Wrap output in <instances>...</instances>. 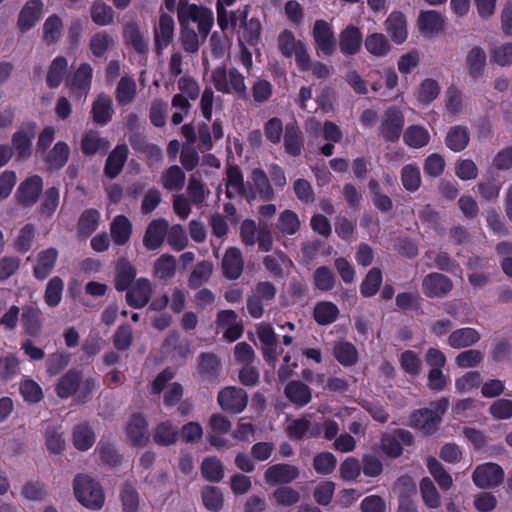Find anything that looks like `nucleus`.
I'll use <instances>...</instances> for the list:
<instances>
[{"mask_svg":"<svg viewBox=\"0 0 512 512\" xmlns=\"http://www.w3.org/2000/svg\"><path fill=\"white\" fill-rule=\"evenodd\" d=\"M123 39L138 54H146L149 50L148 39L139 29L136 23H127L123 29Z\"/></svg>","mask_w":512,"mask_h":512,"instance_id":"28","label":"nucleus"},{"mask_svg":"<svg viewBox=\"0 0 512 512\" xmlns=\"http://www.w3.org/2000/svg\"><path fill=\"white\" fill-rule=\"evenodd\" d=\"M57 259L58 251L54 247L40 251L33 265V276L35 279L39 281L45 280L53 272Z\"/></svg>","mask_w":512,"mask_h":512,"instance_id":"18","label":"nucleus"},{"mask_svg":"<svg viewBox=\"0 0 512 512\" xmlns=\"http://www.w3.org/2000/svg\"><path fill=\"white\" fill-rule=\"evenodd\" d=\"M109 147V141L101 137L98 131L92 129L84 133L80 142L81 152L86 157L93 156L97 153L105 154L109 150Z\"/></svg>","mask_w":512,"mask_h":512,"instance_id":"22","label":"nucleus"},{"mask_svg":"<svg viewBox=\"0 0 512 512\" xmlns=\"http://www.w3.org/2000/svg\"><path fill=\"white\" fill-rule=\"evenodd\" d=\"M68 69V61L64 56L55 57L47 71L46 84L50 89L58 88Z\"/></svg>","mask_w":512,"mask_h":512,"instance_id":"40","label":"nucleus"},{"mask_svg":"<svg viewBox=\"0 0 512 512\" xmlns=\"http://www.w3.org/2000/svg\"><path fill=\"white\" fill-rule=\"evenodd\" d=\"M401 181L407 191L414 192L421 185L420 170L416 165L409 164L402 168Z\"/></svg>","mask_w":512,"mask_h":512,"instance_id":"63","label":"nucleus"},{"mask_svg":"<svg viewBox=\"0 0 512 512\" xmlns=\"http://www.w3.org/2000/svg\"><path fill=\"white\" fill-rule=\"evenodd\" d=\"M339 315V310L332 302H320L314 308V318L320 325H328L334 322Z\"/></svg>","mask_w":512,"mask_h":512,"instance_id":"57","label":"nucleus"},{"mask_svg":"<svg viewBox=\"0 0 512 512\" xmlns=\"http://www.w3.org/2000/svg\"><path fill=\"white\" fill-rule=\"evenodd\" d=\"M291 261L282 251H275L263 258V265L274 277L281 278L284 275L283 264Z\"/></svg>","mask_w":512,"mask_h":512,"instance_id":"58","label":"nucleus"},{"mask_svg":"<svg viewBox=\"0 0 512 512\" xmlns=\"http://www.w3.org/2000/svg\"><path fill=\"white\" fill-rule=\"evenodd\" d=\"M96 389V379L87 377L83 379L81 370L72 368L63 374L55 386V392L61 399L76 395L78 402L84 403L91 397Z\"/></svg>","mask_w":512,"mask_h":512,"instance_id":"1","label":"nucleus"},{"mask_svg":"<svg viewBox=\"0 0 512 512\" xmlns=\"http://www.w3.org/2000/svg\"><path fill=\"white\" fill-rule=\"evenodd\" d=\"M420 492L423 502L431 509H437L441 506V497L433 482L425 477L420 483Z\"/></svg>","mask_w":512,"mask_h":512,"instance_id":"62","label":"nucleus"},{"mask_svg":"<svg viewBox=\"0 0 512 512\" xmlns=\"http://www.w3.org/2000/svg\"><path fill=\"white\" fill-rule=\"evenodd\" d=\"M35 122H27L12 135L11 148L18 160L27 159L32 155V142L36 135Z\"/></svg>","mask_w":512,"mask_h":512,"instance_id":"7","label":"nucleus"},{"mask_svg":"<svg viewBox=\"0 0 512 512\" xmlns=\"http://www.w3.org/2000/svg\"><path fill=\"white\" fill-rule=\"evenodd\" d=\"M186 182V175L178 165H172L162 174V186L171 192H180Z\"/></svg>","mask_w":512,"mask_h":512,"instance_id":"42","label":"nucleus"},{"mask_svg":"<svg viewBox=\"0 0 512 512\" xmlns=\"http://www.w3.org/2000/svg\"><path fill=\"white\" fill-rule=\"evenodd\" d=\"M217 401L224 411L238 414L246 408L248 394L242 388L228 386L219 391Z\"/></svg>","mask_w":512,"mask_h":512,"instance_id":"9","label":"nucleus"},{"mask_svg":"<svg viewBox=\"0 0 512 512\" xmlns=\"http://www.w3.org/2000/svg\"><path fill=\"white\" fill-rule=\"evenodd\" d=\"M232 427L229 418L221 413H213L207 422V439L210 445L214 447L224 446L223 436L227 434Z\"/></svg>","mask_w":512,"mask_h":512,"instance_id":"11","label":"nucleus"},{"mask_svg":"<svg viewBox=\"0 0 512 512\" xmlns=\"http://www.w3.org/2000/svg\"><path fill=\"white\" fill-rule=\"evenodd\" d=\"M101 215L97 209H85L78 219L77 234L81 238H88L99 227Z\"/></svg>","mask_w":512,"mask_h":512,"instance_id":"34","label":"nucleus"},{"mask_svg":"<svg viewBox=\"0 0 512 512\" xmlns=\"http://www.w3.org/2000/svg\"><path fill=\"white\" fill-rule=\"evenodd\" d=\"M284 147L285 151L293 156H299L302 153L304 143L302 132L297 124H288L284 132Z\"/></svg>","mask_w":512,"mask_h":512,"instance_id":"37","label":"nucleus"},{"mask_svg":"<svg viewBox=\"0 0 512 512\" xmlns=\"http://www.w3.org/2000/svg\"><path fill=\"white\" fill-rule=\"evenodd\" d=\"M214 271V265L208 260L198 262L192 270L189 278L188 285L193 289L201 287L207 283Z\"/></svg>","mask_w":512,"mask_h":512,"instance_id":"45","label":"nucleus"},{"mask_svg":"<svg viewBox=\"0 0 512 512\" xmlns=\"http://www.w3.org/2000/svg\"><path fill=\"white\" fill-rule=\"evenodd\" d=\"M70 152V147L66 142L58 141L54 144L52 149L46 153L43 160L50 170L58 171L67 164Z\"/></svg>","mask_w":512,"mask_h":512,"instance_id":"31","label":"nucleus"},{"mask_svg":"<svg viewBox=\"0 0 512 512\" xmlns=\"http://www.w3.org/2000/svg\"><path fill=\"white\" fill-rule=\"evenodd\" d=\"M481 338L474 328H460L454 330L448 338V344L454 349H461L475 345Z\"/></svg>","mask_w":512,"mask_h":512,"instance_id":"35","label":"nucleus"},{"mask_svg":"<svg viewBox=\"0 0 512 512\" xmlns=\"http://www.w3.org/2000/svg\"><path fill=\"white\" fill-rule=\"evenodd\" d=\"M147 428V420L142 414L136 413L130 417L126 432L133 445H142L148 439Z\"/></svg>","mask_w":512,"mask_h":512,"instance_id":"32","label":"nucleus"},{"mask_svg":"<svg viewBox=\"0 0 512 512\" xmlns=\"http://www.w3.org/2000/svg\"><path fill=\"white\" fill-rule=\"evenodd\" d=\"M221 270L224 278L237 280L244 270V258L241 251L236 247H229L224 252L221 261Z\"/></svg>","mask_w":512,"mask_h":512,"instance_id":"15","label":"nucleus"},{"mask_svg":"<svg viewBox=\"0 0 512 512\" xmlns=\"http://www.w3.org/2000/svg\"><path fill=\"white\" fill-rule=\"evenodd\" d=\"M502 468L494 463H486L478 466L473 473V481L480 488H491L503 481Z\"/></svg>","mask_w":512,"mask_h":512,"instance_id":"14","label":"nucleus"},{"mask_svg":"<svg viewBox=\"0 0 512 512\" xmlns=\"http://www.w3.org/2000/svg\"><path fill=\"white\" fill-rule=\"evenodd\" d=\"M301 226V222L295 212L292 210H284L280 213L276 229L283 235H294Z\"/></svg>","mask_w":512,"mask_h":512,"instance_id":"51","label":"nucleus"},{"mask_svg":"<svg viewBox=\"0 0 512 512\" xmlns=\"http://www.w3.org/2000/svg\"><path fill=\"white\" fill-rule=\"evenodd\" d=\"M120 500L123 512H137L139 509V494L136 488L126 482L120 490Z\"/></svg>","mask_w":512,"mask_h":512,"instance_id":"59","label":"nucleus"},{"mask_svg":"<svg viewBox=\"0 0 512 512\" xmlns=\"http://www.w3.org/2000/svg\"><path fill=\"white\" fill-rule=\"evenodd\" d=\"M422 288L427 297L441 298L453 289V283L444 274L430 273L424 277Z\"/></svg>","mask_w":512,"mask_h":512,"instance_id":"16","label":"nucleus"},{"mask_svg":"<svg viewBox=\"0 0 512 512\" xmlns=\"http://www.w3.org/2000/svg\"><path fill=\"white\" fill-rule=\"evenodd\" d=\"M298 469L291 465L277 464L267 469L265 479L270 484L289 483L297 478Z\"/></svg>","mask_w":512,"mask_h":512,"instance_id":"36","label":"nucleus"},{"mask_svg":"<svg viewBox=\"0 0 512 512\" xmlns=\"http://www.w3.org/2000/svg\"><path fill=\"white\" fill-rule=\"evenodd\" d=\"M163 229L166 230L165 236L168 244L175 251H181L187 247L188 237L186 235L184 228L181 225L175 224L169 227L168 222L162 219V230Z\"/></svg>","mask_w":512,"mask_h":512,"instance_id":"43","label":"nucleus"},{"mask_svg":"<svg viewBox=\"0 0 512 512\" xmlns=\"http://www.w3.org/2000/svg\"><path fill=\"white\" fill-rule=\"evenodd\" d=\"M403 126L402 112L397 108H390L382 116L380 133L387 141L394 142L399 139Z\"/></svg>","mask_w":512,"mask_h":512,"instance_id":"12","label":"nucleus"},{"mask_svg":"<svg viewBox=\"0 0 512 512\" xmlns=\"http://www.w3.org/2000/svg\"><path fill=\"white\" fill-rule=\"evenodd\" d=\"M382 272L379 268L373 267L368 271L360 286V292L364 297H372L380 289L382 284Z\"/></svg>","mask_w":512,"mask_h":512,"instance_id":"52","label":"nucleus"},{"mask_svg":"<svg viewBox=\"0 0 512 512\" xmlns=\"http://www.w3.org/2000/svg\"><path fill=\"white\" fill-rule=\"evenodd\" d=\"M152 284L147 278H139L126 290V303L140 309L148 304L152 296Z\"/></svg>","mask_w":512,"mask_h":512,"instance_id":"13","label":"nucleus"},{"mask_svg":"<svg viewBox=\"0 0 512 512\" xmlns=\"http://www.w3.org/2000/svg\"><path fill=\"white\" fill-rule=\"evenodd\" d=\"M249 6H245L240 14L243 37L249 44H256L261 35V23L257 18L248 19Z\"/></svg>","mask_w":512,"mask_h":512,"instance_id":"44","label":"nucleus"},{"mask_svg":"<svg viewBox=\"0 0 512 512\" xmlns=\"http://www.w3.org/2000/svg\"><path fill=\"white\" fill-rule=\"evenodd\" d=\"M362 33L360 29L354 25H348L339 34V48L346 56L357 54L362 45Z\"/></svg>","mask_w":512,"mask_h":512,"instance_id":"20","label":"nucleus"},{"mask_svg":"<svg viewBox=\"0 0 512 512\" xmlns=\"http://www.w3.org/2000/svg\"><path fill=\"white\" fill-rule=\"evenodd\" d=\"M187 197L197 207L203 205L210 191L206 189L204 182L194 175H191L187 185Z\"/></svg>","mask_w":512,"mask_h":512,"instance_id":"48","label":"nucleus"},{"mask_svg":"<svg viewBox=\"0 0 512 512\" xmlns=\"http://www.w3.org/2000/svg\"><path fill=\"white\" fill-rule=\"evenodd\" d=\"M312 37L318 55L331 56L336 51L337 40L327 21L322 19L315 21Z\"/></svg>","mask_w":512,"mask_h":512,"instance_id":"8","label":"nucleus"},{"mask_svg":"<svg viewBox=\"0 0 512 512\" xmlns=\"http://www.w3.org/2000/svg\"><path fill=\"white\" fill-rule=\"evenodd\" d=\"M303 42L297 40L292 31L285 29L280 32L277 38V46L281 54L285 57H292L293 53Z\"/></svg>","mask_w":512,"mask_h":512,"instance_id":"60","label":"nucleus"},{"mask_svg":"<svg viewBox=\"0 0 512 512\" xmlns=\"http://www.w3.org/2000/svg\"><path fill=\"white\" fill-rule=\"evenodd\" d=\"M43 11L41 0H29L19 12L17 27L20 32L25 33L32 29L40 20Z\"/></svg>","mask_w":512,"mask_h":512,"instance_id":"17","label":"nucleus"},{"mask_svg":"<svg viewBox=\"0 0 512 512\" xmlns=\"http://www.w3.org/2000/svg\"><path fill=\"white\" fill-rule=\"evenodd\" d=\"M385 29L395 43H403L407 38L405 15L400 11L391 12L385 21Z\"/></svg>","mask_w":512,"mask_h":512,"instance_id":"25","label":"nucleus"},{"mask_svg":"<svg viewBox=\"0 0 512 512\" xmlns=\"http://www.w3.org/2000/svg\"><path fill=\"white\" fill-rule=\"evenodd\" d=\"M211 81L218 92L234 94L243 100L248 97L245 78L236 68L227 69L225 65L215 68Z\"/></svg>","mask_w":512,"mask_h":512,"instance_id":"5","label":"nucleus"},{"mask_svg":"<svg viewBox=\"0 0 512 512\" xmlns=\"http://www.w3.org/2000/svg\"><path fill=\"white\" fill-rule=\"evenodd\" d=\"M284 394L293 404L300 407L307 405L312 399L311 389L299 380L288 382Z\"/></svg>","mask_w":512,"mask_h":512,"instance_id":"33","label":"nucleus"},{"mask_svg":"<svg viewBox=\"0 0 512 512\" xmlns=\"http://www.w3.org/2000/svg\"><path fill=\"white\" fill-rule=\"evenodd\" d=\"M402 445H413V435L406 429H397L392 434H384L382 448H401Z\"/></svg>","mask_w":512,"mask_h":512,"instance_id":"54","label":"nucleus"},{"mask_svg":"<svg viewBox=\"0 0 512 512\" xmlns=\"http://www.w3.org/2000/svg\"><path fill=\"white\" fill-rule=\"evenodd\" d=\"M74 448H91L96 440L95 433L88 423H80L73 429Z\"/></svg>","mask_w":512,"mask_h":512,"instance_id":"50","label":"nucleus"},{"mask_svg":"<svg viewBox=\"0 0 512 512\" xmlns=\"http://www.w3.org/2000/svg\"><path fill=\"white\" fill-rule=\"evenodd\" d=\"M73 490L81 505L91 510H99L105 502L102 486L86 474H77L73 480Z\"/></svg>","mask_w":512,"mask_h":512,"instance_id":"3","label":"nucleus"},{"mask_svg":"<svg viewBox=\"0 0 512 512\" xmlns=\"http://www.w3.org/2000/svg\"><path fill=\"white\" fill-rule=\"evenodd\" d=\"M407 145L414 148H421L428 144L430 136L428 131L421 126L413 125L406 129L403 135Z\"/></svg>","mask_w":512,"mask_h":512,"instance_id":"56","label":"nucleus"},{"mask_svg":"<svg viewBox=\"0 0 512 512\" xmlns=\"http://www.w3.org/2000/svg\"><path fill=\"white\" fill-rule=\"evenodd\" d=\"M136 95V83L131 77L124 76L120 79L115 98L119 106L130 104Z\"/></svg>","mask_w":512,"mask_h":512,"instance_id":"49","label":"nucleus"},{"mask_svg":"<svg viewBox=\"0 0 512 512\" xmlns=\"http://www.w3.org/2000/svg\"><path fill=\"white\" fill-rule=\"evenodd\" d=\"M64 29V24L58 14L50 15L42 26V40L47 45L59 42Z\"/></svg>","mask_w":512,"mask_h":512,"instance_id":"38","label":"nucleus"},{"mask_svg":"<svg viewBox=\"0 0 512 512\" xmlns=\"http://www.w3.org/2000/svg\"><path fill=\"white\" fill-rule=\"evenodd\" d=\"M128 157V147L125 144L117 145L108 155L104 175L109 179L116 178L123 170Z\"/></svg>","mask_w":512,"mask_h":512,"instance_id":"23","label":"nucleus"},{"mask_svg":"<svg viewBox=\"0 0 512 512\" xmlns=\"http://www.w3.org/2000/svg\"><path fill=\"white\" fill-rule=\"evenodd\" d=\"M136 267L126 258H119L115 267L114 286L118 292H124L135 283Z\"/></svg>","mask_w":512,"mask_h":512,"instance_id":"21","label":"nucleus"},{"mask_svg":"<svg viewBox=\"0 0 512 512\" xmlns=\"http://www.w3.org/2000/svg\"><path fill=\"white\" fill-rule=\"evenodd\" d=\"M470 142V131L464 125H455L449 128L445 136V145L453 152H461Z\"/></svg>","mask_w":512,"mask_h":512,"instance_id":"29","label":"nucleus"},{"mask_svg":"<svg viewBox=\"0 0 512 512\" xmlns=\"http://www.w3.org/2000/svg\"><path fill=\"white\" fill-rule=\"evenodd\" d=\"M199 373L205 377H215L221 370V361L213 353H202L199 357Z\"/></svg>","mask_w":512,"mask_h":512,"instance_id":"61","label":"nucleus"},{"mask_svg":"<svg viewBox=\"0 0 512 512\" xmlns=\"http://www.w3.org/2000/svg\"><path fill=\"white\" fill-rule=\"evenodd\" d=\"M487 65V55L481 46H473L465 56V66L469 76L473 79L480 78Z\"/></svg>","mask_w":512,"mask_h":512,"instance_id":"24","label":"nucleus"},{"mask_svg":"<svg viewBox=\"0 0 512 512\" xmlns=\"http://www.w3.org/2000/svg\"><path fill=\"white\" fill-rule=\"evenodd\" d=\"M64 282L59 276L52 277L44 292V301L49 307H56L62 300Z\"/></svg>","mask_w":512,"mask_h":512,"instance_id":"53","label":"nucleus"},{"mask_svg":"<svg viewBox=\"0 0 512 512\" xmlns=\"http://www.w3.org/2000/svg\"><path fill=\"white\" fill-rule=\"evenodd\" d=\"M225 181L226 187L234 188L249 203L253 201L254 193L252 192V186L250 182H244L243 173L238 165L227 164Z\"/></svg>","mask_w":512,"mask_h":512,"instance_id":"19","label":"nucleus"},{"mask_svg":"<svg viewBox=\"0 0 512 512\" xmlns=\"http://www.w3.org/2000/svg\"><path fill=\"white\" fill-rule=\"evenodd\" d=\"M115 38L106 31L94 33L89 41V49L96 58H102L107 51L115 46Z\"/></svg>","mask_w":512,"mask_h":512,"instance_id":"41","label":"nucleus"},{"mask_svg":"<svg viewBox=\"0 0 512 512\" xmlns=\"http://www.w3.org/2000/svg\"><path fill=\"white\" fill-rule=\"evenodd\" d=\"M90 13L92 21L98 26L109 25L114 19L113 9L105 3H93Z\"/></svg>","mask_w":512,"mask_h":512,"instance_id":"64","label":"nucleus"},{"mask_svg":"<svg viewBox=\"0 0 512 512\" xmlns=\"http://www.w3.org/2000/svg\"><path fill=\"white\" fill-rule=\"evenodd\" d=\"M93 69L87 63H81L77 70L66 79V87L69 88L71 95L80 100L89 93L92 85Z\"/></svg>","mask_w":512,"mask_h":512,"instance_id":"6","label":"nucleus"},{"mask_svg":"<svg viewBox=\"0 0 512 512\" xmlns=\"http://www.w3.org/2000/svg\"><path fill=\"white\" fill-rule=\"evenodd\" d=\"M43 191V179L39 175L27 177L20 183L15 193V197L23 207H32L35 205Z\"/></svg>","mask_w":512,"mask_h":512,"instance_id":"10","label":"nucleus"},{"mask_svg":"<svg viewBox=\"0 0 512 512\" xmlns=\"http://www.w3.org/2000/svg\"><path fill=\"white\" fill-rule=\"evenodd\" d=\"M333 355L343 366H352L358 361V351L356 347L346 341H339L334 344Z\"/></svg>","mask_w":512,"mask_h":512,"instance_id":"46","label":"nucleus"},{"mask_svg":"<svg viewBox=\"0 0 512 512\" xmlns=\"http://www.w3.org/2000/svg\"><path fill=\"white\" fill-rule=\"evenodd\" d=\"M364 45L366 50L376 57H382L391 50L388 38L382 33L375 32L367 35Z\"/></svg>","mask_w":512,"mask_h":512,"instance_id":"47","label":"nucleus"},{"mask_svg":"<svg viewBox=\"0 0 512 512\" xmlns=\"http://www.w3.org/2000/svg\"><path fill=\"white\" fill-rule=\"evenodd\" d=\"M113 112L111 97L104 93L99 94L93 102L91 109L93 121L96 124L104 126L111 121Z\"/></svg>","mask_w":512,"mask_h":512,"instance_id":"30","label":"nucleus"},{"mask_svg":"<svg viewBox=\"0 0 512 512\" xmlns=\"http://www.w3.org/2000/svg\"><path fill=\"white\" fill-rule=\"evenodd\" d=\"M22 324L27 335L31 337L39 336L42 330L41 310L33 306L25 307L22 312Z\"/></svg>","mask_w":512,"mask_h":512,"instance_id":"39","label":"nucleus"},{"mask_svg":"<svg viewBox=\"0 0 512 512\" xmlns=\"http://www.w3.org/2000/svg\"><path fill=\"white\" fill-rule=\"evenodd\" d=\"M418 24L421 31L438 33L443 29L444 19L436 11H426L420 14Z\"/></svg>","mask_w":512,"mask_h":512,"instance_id":"55","label":"nucleus"},{"mask_svg":"<svg viewBox=\"0 0 512 512\" xmlns=\"http://www.w3.org/2000/svg\"><path fill=\"white\" fill-rule=\"evenodd\" d=\"M250 185L252 186V192L254 193L253 201L257 196L265 201H269L274 198L273 188L264 170L260 168H254L252 170Z\"/></svg>","mask_w":512,"mask_h":512,"instance_id":"26","label":"nucleus"},{"mask_svg":"<svg viewBox=\"0 0 512 512\" xmlns=\"http://www.w3.org/2000/svg\"><path fill=\"white\" fill-rule=\"evenodd\" d=\"M132 234V224L125 215H117L110 223V236L117 246L126 245Z\"/></svg>","mask_w":512,"mask_h":512,"instance_id":"27","label":"nucleus"},{"mask_svg":"<svg viewBox=\"0 0 512 512\" xmlns=\"http://www.w3.org/2000/svg\"><path fill=\"white\" fill-rule=\"evenodd\" d=\"M177 14L182 26H187L189 21L196 23L202 42H205L214 24L212 11L203 6L189 4L188 0H179Z\"/></svg>","mask_w":512,"mask_h":512,"instance_id":"4","label":"nucleus"},{"mask_svg":"<svg viewBox=\"0 0 512 512\" xmlns=\"http://www.w3.org/2000/svg\"><path fill=\"white\" fill-rule=\"evenodd\" d=\"M448 407V398L442 397L431 402L429 408L414 411L410 416L409 424L425 435L433 434L438 430Z\"/></svg>","mask_w":512,"mask_h":512,"instance_id":"2","label":"nucleus"}]
</instances>
